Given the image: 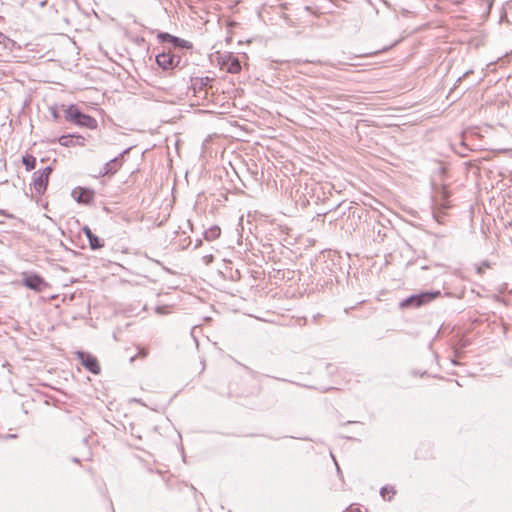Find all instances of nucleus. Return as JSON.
I'll use <instances>...</instances> for the list:
<instances>
[{
    "instance_id": "nucleus-27",
    "label": "nucleus",
    "mask_w": 512,
    "mask_h": 512,
    "mask_svg": "<svg viewBox=\"0 0 512 512\" xmlns=\"http://www.w3.org/2000/svg\"><path fill=\"white\" fill-rule=\"evenodd\" d=\"M73 461L74 462H80V459L79 458H74Z\"/></svg>"
},
{
    "instance_id": "nucleus-7",
    "label": "nucleus",
    "mask_w": 512,
    "mask_h": 512,
    "mask_svg": "<svg viewBox=\"0 0 512 512\" xmlns=\"http://www.w3.org/2000/svg\"><path fill=\"white\" fill-rule=\"evenodd\" d=\"M75 354L86 369L91 373L96 374V359L94 357L81 351H77Z\"/></svg>"
},
{
    "instance_id": "nucleus-9",
    "label": "nucleus",
    "mask_w": 512,
    "mask_h": 512,
    "mask_svg": "<svg viewBox=\"0 0 512 512\" xmlns=\"http://www.w3.org/2000/svg\"><path fill=\"white\" fill-rule=\"evenodd\" d=\"M82 112L75 105H70L65 109V117L68 121L77 123Z\"/></svg>"
},
{
    "instance_id": "nucleus-5",
    "label": "nucleus",
    "mask_w": 512,
    "mask_h": 512,
    "mask_svg": "<svg viewBox=\"0 0 512 512\" xmlns=\"http://www.w3.org/2000/svg\"><path fill=\"white\" fill-rule=\"evenodd\" d=\"M23 285L34 291H42L45 282L42 277L37 274H24Z\"/></svg>"
},
{
    "instance_id": "nucleus-8",
    "label": "nucleus",
    "mask_w": 512,
    "mask_h": 512,
    "mask_svg": "<svg viewBox=\"0 0 512 512\" xmlns=\"http://www.w3.org/2000/svg\"><path fill=\"white\" fill-rule=\"evenodd\" d=\"M174 59L175 55L170 52H162L156 56L157 64L165 70L174 68Z\"/></svg>"
},
{
    "instance_id": "nucleus-3",
    "label": "nucleus",
    "mask_w": 512,
    "mask_h": 512,
    "mask_svg": "<svg viewBox=\"0 0 512 512\" xmlns=\"http://www.w3.org/2000/svg\"><path fill=\"white\" fill-rule=\"evenodd\" d=\"M51 171V167H45L42 171L34 173L33 185L38 193H43L46 190Z\"/></svg>"
},
{
    "instance_id": "nucleus-12",
    "label": "nucleus",
    "mask_w": 512,
    "mask_h": 512,
    "mask_svg": "<svg viewBox=\"0 0 512 512\" xmlns=\"http://www.w3.org/2000/svg\"><path fill=\"white\" fill-rule=\"evenodd\" d=\"M221 234V229L218 226H213L204 233V237L208 241L217 239Z\"/></svg>"
},
{
    "instance_id": "nucleus-15",
    "label": "nucleus",
    "mask_w": 512,
    "mask_h": 512,
    "mask_svg": "<svg viewBox=\"0 0 512 512\" xmlns=\"http://www.w3.org/2000/svg\"><path fill=\"white\" fill-rule=\"evenodd\" d=\"M83 231L89 240L91 248L93 250L96 249V235H94L91 229L86 226L83 228Z\"/></svg>"
},
{
    "instance_id": "nucleus-13",
    "label": "nucleus",
    "mask_w": 512,
    "mask_h": 512,
    "mask_svg": "<svg viewBox=\"0 0 512 512\" xmlns=\"http://www.w3.org/2000/svg\"><path fill=\"white\" fill-rule=\"evenodd\" d=\"M22 163L25 165L26 170L31 171L36 166V158L33 155L26 154L22 157Z\"/></svg>"
},
{
    "instance_id": "nucleus-4",
    "label": "nucleus",
    "mask_w": 512,
    "mask_h": 512,
    "mask_svg": "<svg viewBox=\"0 0 512 512\" xmlns=\"http://www.w3.org/2000/svg\"><path fill=\"white\" fill-rule=\"evenodd\" d=\"M213 80V78L208 76L191 78L190 89L193 91L194 95L203 92L205 96L207 94V88L211 87L210 83L213 82Z\"/></svg>"
},
{
    "instance_id": "nucleus-22",
    "label": "nucleus",
    "mask_w": 512,
    "mask_h": 512,
    "mask_svg": "<svg viewBox=\"0 0 512 512\" xmlns=\"http://www.w3.org/2000/svg\"><path fill=\"white\" fill-rule=\"evenodd\" d=\"M83 459H84V460H91V459H92V453H91V452H88V453H87V456H83Z\"/></svg>"
},
{
    "instance_id": "nucleus-23",
    "label": "nucleus",
    "mask_w": 512,
    "mask_h": 512,
    "mask_svg": "<svg viewBox=\"0 0 512 512\" xmlns=\"http://www.w3.org/2000/svg\"><path fill=\"white\" fill-rule=\"evenodd\" d=\"M434 218L440 223L441 220H440V215L436 212H434Z\"/></svg>"
},
{
    "instance_id": "nucleus-20",
    "label": "nucleus",
    "mask_w": 512,
    "mask_h": 512,
    "mask_svg": "<svg viewBox=\"0 0 512 512\" xmlns=\"http://www.w3.org/2000/svg\"><path fill=\"white\" fill-rule=\"evenodd\" d=\"M203 260L206 264H209L210 262H212L213 260V256L212 255H207V256H204L203 257Z\"/></svg>"
},
{
    "instance_id": "nucleus-18",
    "label": "nucleus",
    "mask_w": 512,
    "mask_h": 512,
    "mask_svg": "<svg viewBox=\"0 0 512 512\" xmlns=\"http://www.w3.org/2000/svg\"><path fill=\"white\" fill-rule=\"evenodd\" d=\"M177 47L190 49L192 48V44L189 41L180 38V43L177 44Z\"/></svg>"
},
{
    "instance_id": "nucleus-1",
    "label": "nucleus",
    "mask_w": 512,
    "mask_h": 512,
    "mask_svg": "<svg viewBox=\"0 0 512 512\" xmlns=\"http://www.w3.org/2000/svg\"><path fill=\"white\" fill-rule=\"evenodd\" d=\"M440 291L422 292L420 294L411 295L400 302L401 308L414 307L418 308L426 305L440 296Z\"/></svg>"
},
{
    "instance_id": "nucleus-21",
    "label": "nucleus",
    "mask_w": 512,
    "mask_h": 512,
    "mask_svg": "<svg viewBox=\"0 0 512 512\" xmlns=\"http://www.w3.org/2000/svg\"><path fill=\"white\" fill-rule=\"evenodd\" d=\"M180 62H181V58H180L179 56H175V59H174V68H175V67H179Z\"/></svg>"
},
{
    "instance_id": "nucleus-24",
    "label": "nucleus",
    "mask_w": 512,
    "mask_h": 512,
    "mask_svg": "<svg viewBox=\"0 0 512 512\" xmlns=\"http://www.w3.org/2000/svg\"><path fill=\"white\" fill-rule=\"evenodd\" d=\"M4 39L5 35L2 32H0V43H2Z\"/></svg>"
},
{
    "instance_id": "nucleus-16",
    "label": "nucleus",
    "mask_w": 512,
    "mask_h": 512,
    "mask_svg": "<svg viewBox=\"0 0 512 512\" xmlns=\"http://www.w3.org/2000/svg\"><path fill=\"white\" fill-rule=\"evenodd\" d=\"M78 141H79V137H74V136H62L59 139L60 144L63 146L73 145L74 143H76Z\"/></svg>"
},
{
    "instance_id": "nucleus-11",
    "label": "nucleus",
    "mask_w": 512,
    "mask_h": 512,
    "mask_svg": "<svg viewBox=\"0 0 512 512\" xmlns=\"http://www.w3.org/2000/svg\"><path fill=\"white\" fill-rule=\"evenodd\" d=\"M226 70L229 73L236 74L241 71V64L238 58H232L226 63Z\"/></svg>"
},
{
    "instance_id": "nucleus-17",
    "label": "nucleus",
    "mask_w": 512,
    "mask_h": 512,
    "mask_svg": "<svg viewBox=\"0 0 512 512\" xmlns=\"http://www.w3.org/2000/svg\"><path fill=\"white\" fill-rule=\"evenodd\" d=\"M380 494L381 496L385 499L386 498V495L387 494H392L394 495L395 494V491L393 490V488H388V487H382L381 490H380Z\"/></svg>"
},
{
    "instance_id": "nucleus-10",
    "label": "nucleus",
    "mask_w": 512,
    "mask_h": 512,
    "mask_svg": "<svg viewBox=\"0 0 512 512\" xmlns=\"http://www.w3.org/2000/svg\"><path fill=\"white\" fill-rule=\"evenodd\" d=\"M158 39L161 43H171L174 47H177V44L180 43V38L165 32L159 33Z\"/></svg>"
},
{
    "instance_id": "nucleus-14",
    "label": "nucleus",
    "mask_w": 512,
    "mask_h": 512,
    "mask_svg": "<svg viewBox=\"0 0 512 512\" xmlns=\"http://www.w3.org/2000/svg\"><path fill=\"white\" fill-rule=\"evenodd\" d=\"M94 122H95V120L92 117L82 113L76 124L81 125V126H86V127H93Z\"/></svg>"
},
{
    "instance_id": "nucleus-2",
    "label": "nucleus",
    "mask_w": 512,
    "mask_h": 512,
    "mask_svg": "<svg viewBox=\"0 0 512 512\" xmlns=\"http://www.w3.org/2000/svg\"><path fill=\"white\" fill-rule=\"evenodd\" d=\"M130 149L131 148H127V149L123 150L118 156L107 161L104 164V166L98 171V177L99 176L110 177V176L114 175L117 171H119L123 165L124 156L129 153Z\"/></svg>"
},
{
    "instance_id": "nucleus-6",
    "label": "nucleus",
    "mask_w": 512,
    "mask_h": 512,
    "mask_svg": "<svg viewBox=\"0 0 512 512\" xmlns=\"http://www.w3.org/2000/svg\"><path fill=\"white\" fill-rule=\"evenodd\" d=\"M72 197L78 203L89 204L94 199V191L87 188L77 187L72 191Z\"/></svg>"
},
{
    "instance_id": "nucleus-26",
    "label": "nucleus",
    "mask_w": 512,
    "mask_h": 512,
    "mask_svg": "<svg viewBox=\"0 0 512 512\" xmlns=\"http://www.w3.org/2000/svg\"><path fill=\"white\" fill-rule=\"evenodd\" d=\"M97 246H98V249H99L100 247H102V246H103V244H102V243H100V240H99V239H98Z\"/></svg>"
},
{
    "instance_id": "nucleus-25",
    "label": "nucleus",
    "mask_w": 512,
    "mask_h": 512,
    "mask_svg": "<svg viewBox=\"0 0 512 512\" xmlns=\"http://www.w3.org/2000/svg\"><path fill=\"white\" fill-rule=\"evenodd\" d=\"M350 512H360V510L358 508H351Z\"/></svg>"
},
{
    "instance_id": "nucleus-19",
    "label": "nucleus",
    "mask_w": 512,
    "mask_h": 512,
    "mask_svg": "<svg viewBox=\"0 0 512 512\" xmlns=\"http://www.w3.org/2000/svg\"><path fill=\"white\" fill-rule=\"evenodd\" d=\"M489 268L490 264L487 261H484L481 266L477 267L476 272L480 275L484 273V268Z\"/></svg>"
}]
</instances>
